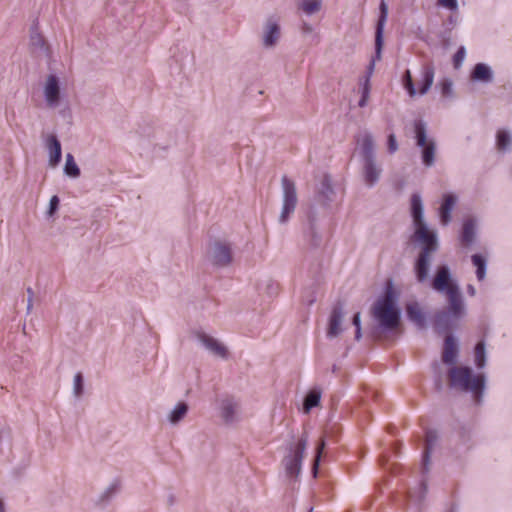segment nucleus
Instances as JSON below:
<instances>
[{
	"instance_id": "5",
	"label": "nucleus",
	"mask_w": 512,
	"mask_h": 512,
	"mask_svg": "<svg viewBox=\"0 0 512 512\" xmlns=\"http://www.w3.org/2000/svg\"><path fill=\"white\" fill-rule=\"evenodd\" d=\"M358 155L362 164V176L367 187H374L381 178L383 169L377 162L373 135L365 131L357 138Z\"/></svg>"
},
{
	"instance_id": "57",
	"label": "nucleus",
	"mask_w": 512,
	"mask_h": 512,
	"mask_svg": "<svg viewBox=\"0 0 512 512\" xmlns=\"http://www.w3.org/2000/svg\"><path fill=\"white\" fill-rule=\"evenodd\" d=\"M168 503H169V505H172V504L174 503V497H173V495H170V496L168 497Z\"/></svg>"
},
{
	"instance_id": "58",
	"label": "nucleus",
	"mask_w": 512,
	"mask_h": 512,
	"mask_svg": "<svg viewBox=\"0 0 512 512\" xmlns=\"http://www.w3.org/2000/svg\"><path fill=\"white\" fill-rule=\"evenodd\" d=\"M448 512H456L454 507H451Z\"/></svg>"
},
{
	"instance_id": "21",
	"label": "nucleus",
	"mask_w": 512,
	"mask_h": 512,
	"mask_svg": "<svg viewBox=\"0 0 512 512\" xmlns=\"http://www.w3.org/2000/svg\"><path fill=\"white\" fill-rule=\"evenodd\" d=\"M46 146L49 151V165L56 167L62 158L61 143L56 135H49L46 141Z\"/></svg>"
},
{
	"instance_id": "43",
	"label": "nucleus",
	"mask_w": 512,
	"mask_h": 512,
	"mask_svg": "<svg viewBox=\"0 0 512 512\" xmlns=\"http://www.w3.org/2000/svg\"><path fill=\"white\" fill-rule=\"evenodd\" d=\"M466 56V49L464 46H460L457 52L453 56V64L455 68H459Z\"/></svg>"
},
{
	"instance_id": "14",
	"label": "nucleus",
	"mask_w": 512,
	"mask_h": 512,
	"mask_svg": "<svg viewBox=\"0 0 512 512\" xmlns=\"http://www.w3.org/2000/svg\"><path fill=\"white\" fill-rule=\"evenodd\" d=\"M334 197H335V190L332 186L331 176L328 174H325L322 177V180L317 187V190L315 193V201L321 207L327 208V207H329L331 202H333Z\"/></svg>"
},
{
	"instance_id": "8",
	"label": "nucleus",
	"mask_w": 512,
	"mask_h": 512,
	"mask_svg": "<svg viewBox=\"0 0 512 512\" xmlns=\"http://www.w3.org/2000/svg\"><path fill=\"white\" fill-rule=\"evenodd\" d=\"M282 207L278 218L280 224H286L295 212L298 204L297 189L294 181L286 175L281 178Z\"/></svg>"
},
{
	"instance_id": "40",
	"label": "nucleus",
	"mask_w": 512,
	"mask_h": 512,
	"mask_svg": "<svg viewBox=\"0 0 512 512\" xmlns=\"http://www.w3.org/2000/svg\"><path fill=\"white\" fill-rule=\"evenodd\" d=\"M361 98L358 102L359 107H365L369 100L370 95V83H368V79H364L361 83Z\"/></svg>"
},
{
	"instance_id": "6",
	"label": "nucleus",
	"mask_w": 512,
	"mask_h": 512,
	"mask_svg": "<svg viewBox=\"0 0 512 512\" xmlns=\"http://www.w3.org/2000/svg\"><path fill=\"white\" fill-rule=\"evenodd\" d=\"M450 386L462 391L473 392L479 402L485 388V376L473 375L468 366H454L449 370Z\"/></svg>"
},
{
	"instance_id": "42",
	"label": "nucleus",
	"mask_w": 512,
	"mask_h": 512,
	"mask_svg": "<svg viewBox=\"0 0 512 512\" xmlns=\"http://www.w3.org/2000/svg\"><path fill=\"white\" fill-rule=\"evenodd\" d=\"M441 93L444 97H453V83L450 79L445 78L442 80Z\"/></svg>"
},
{
	"instance_id": "49",
	"label": "nucleus",
	"mask_w": 512,
	"mask_h": 512,
	"mask_svg": "<svg viewBox=\"0 0 512 512\" xmlns=\"http://www.w3.org/2000/svg\"><path fill=\"white\" fill-rule=\"evenodd\" d=\"M427 483H426V480H422L421 483H420V492H419V500H422L426 493H427Z\"/></svg>"
},
{
	"instance_id": "28",
	"label": "nucleus",
	"mask_w": 512,
	"mask_h": 512,
	"mask_svg": "<svg viewBox=\"0 0 512 512\" xmlns=\"http://www.w3.org/2000/svg\"><path fill=\"white\" fill-rule=\"evenodd\" d=\"M188 411L189 405L184 401H179L167 414V420L171 425L176 426L186 417Z\"/></svg>"
},
{
	"instance_id": "39",
	"label": "nucleus",
	"mask_w": 512,
	"mask_h": 512,
	"mask_svg": "<svg viewBox=\"0 0 512 512\" xmlns=\"http://www.w3.org/2000/svg\"><path fill=\"white\" fill-rule=\"evenodd\" d=\"M84 391V378L81 372L75 374L73 379V394L76 398H80Z\"/></svg>"
},
{
	"instance_id": "26",
	"label": "nucleus",
	"mask_w": 512,
	"mask_h": 512,
	"mask_svg": "<svg viewBox=\"0 0 512 512\" xmlns=\"http://www.w3.org/2000/svg\"><path fill=\"white\" fill-rule=\"evenodd\" d=\"M411 217L413 221V225H421L425 224L426 221L424 219V206L422 202V198L419 194H413L411 196Z\"/></svg>"
},
{
	"instance_id": "27",
	"label": "nucleus",
	"mask_w": 512,
	"mask_h": 512,
	"mask_svg": "<svg viewBox=\"0 0 512 512\" xmlns=\"http://www.w3.org/2000/svg\"><path fill=\"white\" fill-rule=\"evenodd\" d=\"M406 312L408 319L413 322L419 329L425 327L426 317L417 302L408 304L406 307Z\"/></svg>"
},
{
	"instance_id": "19",
	"label": "nucleus",
	"mask_w": 512,
	"mask_h": 512,
	"mask_svg": "<svg viewBox=\"0 0 512 512\" xmlns=\"http://www.w3.org/2000/svg\"><path fill=\"white\" fill-rule=\"evenodd\" d=\"M198 339L201 342V344L215 356L220 357L222 359L228 358L227 348L217 339L205 333H200L198 335Z\"/></svg>"
},
{
	"instance_id": "34",
	"label": "nucleus",
	"mask_w": 512,
	"mask_h": 512,
	"mask_svg": "<svg viewBox=\"0 0 512 512\" xmlns=\"http://www.w3.org/2000/svg\"><path fill=\"white\" fill-rule=\"evenodd\" d=\"M475 365L478 369H483L486 365V345L484 341H479L474 348Z\"/></svg>"
},
{
	"instance_id": "48",
	"label": "nucleus",
	"mask_w": 512,
	"mask_h": 512,
	"mask_svg": "<svg viewBox=\"0 0 512 512\" xmlns=\"http://www.w3.org/2000/svg\"><path fill=\"white\" fill-rule=\"evenodd\" d=\"M374 68H375V59H371V62L369 63V65L367 67V75L364 78V79H368V83H370V78L374 72Z\"/></svg>"
},
{
	"instance_id": "52",
	"label": "nucleus",
	"mask_w": 512,
	"mask_h": 512,
	"mask_svg": "<svg viewBox=\"0 0 512 512\" xmlns=\"http://www.w3.org/2000/svg\"><path fill=\"white\" fill-rule=\"evenodd\" d=\"M301 31L303 34H311L313 32V27L312 25L308 24V23H303L302 27H301Z\"/></svg>"
},
{
	"instance_id": "9",
	"label": "nucleus",
	"mask_w": 512,
	"mask_h": 512,
	"mask_svg": "<svg viewBox=\"0 0 512 512\" xmlns=\"http://www.w3.org/2000/svg\"><path fill=\"white\" fill-rule=\"evenodd\" d=\"M307 443L308 438L306 435H303L297 444L290 448L289 454L284 457L283 465L287 476L295 479L299 476Z\"/></svg>"
},
{
	"instance_id": "25",
	"label": "nucleus",
	"mask_w": 512,
	"mask_h": 512,
	"mask_svg": "<svg viewBox=\"0 0 512 512\" xmlns=\"http://www.w3.org/2000/svg\"><path fill=\"white\" fill-rule=\"evenodd\" d=\"M437 440H438V435H437L436 431L428 430L426 432L425 449H424L423 460H422L423 473H427L429 471L430 455L432 453L433 447L435 446Z\"/></svg>"
},
{
	"instance_id": "33",
	"label": "nucleus",
	"mask_w": 512,
	"mask_h": 512,
	"mask_svg": "<svg viewBox=\"0 0 512 512\" xmlns=\"http://www.w3.org/2000/svg\"><path fill=\"white\" fill-rule=\"evenodd\" d=\"M30 45L34 52H40L43 54L47 53L48 49L46 47L45 40L35 29H33L30 34Z\"/></svg>"
},
{
	"instance_id": "2",
	"label": "nucleus",
	"mask_w": 512,
	"mask_h": 512,
	"mask_svg": "<svg viewBox=\"0 0 512 512\" xmlns=\"http://www.w3.org/2000/svg\"><path fill=\"white\" fill-rule=\"evenodd\" d=\"M411 239L420 248L413 265L415 279L418 283L423 284L431 279L430 270L434 255L440 247L438 234L436 230L430 229L425 223L414 226Z\"/></svg>"
},
{
	"instance_id": "11",
	"label": "nucleus",
	"mask_w": 512,
	"mask_h": 512,
	"mask_svg": "<svg viewBox=\"0 0 512 512\" xmlns=\"http://www.w3.org/2000/svg\"><path fill=\"white\" fill-rule=\"evenodd\" d=\"M304 237L314 248H317L322 243V234L318 225V214L316 207L311 205L307 213V225L304 229Z\"/></svg>"
},
{
	"instance_id": "15",
	"label": "nucleus",
	"mask_w": 512,
	"mask_h": 512,
	"mask_svg": "<svg viewBox=\"0 0 512 512\" xmlns=\"http://www.w3.org/2000/svg\"><path fill=\"white\" fill-rule=\"evenodd\" d=\"M344 315V305L339 301L334 305L329 316L327 328V337L329 339L337 337L343 331L341 324L343 322Z\"/></svg>"
},
{
	"instance_id": "32",
	"label": "nucleus",
	"mask_w": 512,
	"mask_h": 512,
	"mask_svg": "<svg viewBox=\"0 0 512 512\" xmlns=\"http://www.w3.org/2000/svg\"><path fill=\"white\" fill-rule=\"evenodd\" d=\"M63 171L64 174L70 178H78L80 176V168L71 153L66 154Z\"/></svg>"
},
{
	"instance_id": "50",
	"label": "nucleus",
	"mask_w": 512,
	"mask_h": 512,
	"mask_svg": "<svg viewBox=\"0 0 512 512\" xmlns=\"http://www.w3.org/2000/svg\"><path fill=\"white\" fill-rule=\"evenodd\" d=\"M352 324L355 326L356 329L361 328V313L360 312H356L353 315Z\"/></svg>"
},
{
	"instance_id": "41",
	"label": "nucleus",
	"mask_w": 512,
	"mask_h": 512,
	"mask_svg": "<svg viewBox=\"0 0 512 512\" xmlns=\"http://www.w3.org/2000/svg\"><path fill=\"white\" fill-rule=\"evenodd\" d=\"M10 435V427L5 423H0V451H2V446L4 444H9Z\"/></svg>"
},
{
	"instance_id": "31",
	"label": "nucleus",
	"mask_w": 512,
	"mask_h": 512,
	"mask_svg": "<svg viewBox=\"0 0 512 512\" xmlns=\"http://www.w3.org/2000/svg\"><path fill=\"white\" fill-rule=\"evenodd\" d=\"M473 265L476 267V277L479 281L484 280L487 270V260L481 254H474L471 257Z\"/></svg>"
},
{
	"instance_id": "44",
	"label": "nucleus",
	"mask_w": 512,
	"mask_h": 512,
	"mask_svg": "<svg viewBox=\"0 0 512 512\" xmlns=\"http://www.w3.org/2000/svg\"><path fill=\"white\" fill-rule=\"evenodd\" d=\"M59 204H60V200H59L58 196H56V195L52 196L49 201L47 215L50 217L53 216L59 209Z\"/></svg>"
},
{
	"instance_id": "7",
	"label": "nucleus",
	"mask_w": 512,
	"mask_h": 512,
	"mask_svg": "<svg viewBox=\"0 0 512 512\" xmlns=\"http://www.w3.org/2000/svg\"><path fill=\"white\" fill-rule=\"evenodd\" d=\"M413 127L416 145L421 148L422 163L426 167L434 166L436 142L433 138H428L426 122L422 119H417L414 121Z\"/></svg>"
},
{
	"instance_id": "17",
	"label": "nucleus",
	"mask_w": 512,
	"mask_h": 512,
	"mask_svg": "<svg viewBox=\"0 0 512 512\" xmlns=\"http://www.w3.org/2000/svg\"><path fill=\"white\" fill-rule=\"evenodd\" d=\"M458 197L453 193H445L442 196V202L438 210L440 223L447 226L451 220V213L457 203Z\"/></svg>"
},
{
	"instance_id": "29",
	"label": "nucleus",
	"mask_w": 512,
	"mask_h": 512,
	"mask_svg": "<svg viewBox=\"0 0 512 512\" xmlns=\"http://www.w3.org/2000/svg\"><path fill=\"white\" fill-rule=\"evenodd\" d=\"M322 390L319 387L311 388L304 397L303 411L308 414L312 408L320 404Z\"/></svg>"
},
{
	"instance_id": "37",
	"label": "nucleus",
	"mask_w": 512,
	"mask_h": 512,
	"mask_svg": "<svg viewBox=\"0 0 512 512\" xmlns=\"http://www.w3.org/2000/svg\"><path fill=\"white\" fill-rule=\"evenodd\" d=\"M402 84L410 97H414L417 94L412 75L410 70H406L402 76Z\"/></svg>"
},
{
	"instance_id": "30",
	"label": "nucleus",
	"mask_w": 512,
	"mask_h": 512,
	"mask_svg": "<svg viewBox=\"0 0 512 512\" xmlns=\"http://www.w3.org/2000/svg\"><path fill=\"white\" fill-rule=\"evenodd\" d=\"M435 69L432 64L425 65L422 69V80L418 93L425 95L434 82Z\"/></svg>"
},
{
	"instance_id": "24",
	"label": "nucleus",
	"mask_w": 512,
	"mask_h": 512,
	"mask_svg": "<svg viewBox=\"0 0 512 512\" xmlns=\"http://www.w3.org/2000/svg\"><path fill=\"white\" fill-rule=\"evenodd\" d=\"M471 80L475 82L491 83L494 75L491 67L485 63H477L471 72Z\"/></svg>"
},
{
	"instance_id": "45",
	"label": "nucleus",
	"mask_w": 512,
	"mask_h": 512,
	"mask_svg": "<svg viewBox=\"0 0 512 512\" xmlns=\"http://www.w3.org/2000/svg\"><path fill=\"white\" fill-rule=\"evenodd\" d=\"M438 5L449 9L451 11L458 10V1L457 0H438Z\"/></svg>"
},
{
	"instance_id": "18",
	"label": "nucleus",
	"mask_w": 512,
	"mask_h": 512,
	"mask_svg": "<svg viewBox=\"0 0 512 512\" xmlns=\"http://www.w3.org/2000/svg\"><path fill=\"white\" fill-rule=\"evenodd\" d=\"M221 418L226 424H232L238 420L239 403L233 397H226L221 402Z\"/></svg>"
},
{
	"instance_id": "22",
	"label": "nucleus",
	"mask_w": 512,
	"mask_h": 512,
	"mask_svg": "<svg viewBox=\"0 0 512 512\" xmlns=\"http://www.w3.org/2000/svg\"><path fill=\"white\" fill-rule=\"evenodd\" d=\"M458 356V346L453 335L445 337L442 360L447 365H454Z\"/></svg>"
},
{
	"instance_id": "16",
	"label": "nucleus",
	"mask_w": 512,
	"mask_h": 512,
	"mask_svg": "<svg viewBox=\"0 0 512 512\" xmlns=\"http://www.w3.org/2000/svg\"><path fill=\"white\" fill-rule=\"evenodd\" d=\"M60 82L59 78L54 75H48L44 85V97L48 107L56 108L60 102Z\"/></svg>"
},
{
	"instance_id": "47",
	"label": "nucleus",
	"mask_w": 512,
	"mask_h": 512,
	"mask_svg": "<svg viewBox=\"0 0 512 512\" xmlns=\"http://www.w3.org/2000/svg\"><path fill=\"white\" fill-rule=\"evenodd\" d=\"M26 292L28 294V297H27V307H26V313L27 314H30L32 309H33V296H34V292L32 290L31 287H28L26 289Z\"/></svg>"
},
{
	"instance_id": "56",
	"label": "nucleus",
	"mask_w": 512,
	"mask_h": 512,
	"mask_svg": "<svg viewBox=\"0 0 512 512\" xmlns=\"http://www.w3.org/2000/svg\"><path fill=\"white\" fill-rule=\"evenodd\" d=\"M0 512H5V505L2 499H0Z\"/></svg>"
},
{
	"instance_id": "10",
	"label": "nucleus",
	"mask_w": 512,
	"mask_h": 512,
	"mask_svg": "<svg viewBox=\"0 0 512 512\" xmlns=\"http://www.w3.org/2000/svg\"><path fill=\"white\" fill-rule=\"evenodd\" d=\"M208 259L215 267L229 266L233 259L230 244L222 241L213 242L208 251Z\"/></svg>"
},
{
	"instance_id": "59",
	"label": "nucleus",
	"mask_w": 512,
	"mask_h": 512,
	"mask_svg": "<svg viewBox=\"0 0 512 512\" xmlns=\"http://www.w3.org/2000/svg\"><path fill=\"white\" fill-rule=\"evenodd\" d=\"M313 511V508H310L309 512H312Z\"/></svg>"
},
{
	"instance_id": "51",
	"label": "nucleus",
	"mask_w": 512,
	"mask_h": 512,
	"mask_svg": "<svg viewBox=\"0 0 512 512\" xmlns=\"http://www.w3.org/2000/svg\"><path fill=\"white\" fill-rule=\"evenodd\" d=\"M277 292V285L273 281H269L267 284V293L273 295Z\"/></svg>"
},
{
	"instance_id": "4",
	"label": "nucleus",
	"mask_w": 512,
	"mask_h": 512,
	"mask_svg": "<svg viewBox=\"0 0 512 512\" xmlns=\"http://www.w3.org/2000/svg\"><path fill=\"white\" fill-rule=\"evenodd\" d=\"M371 312L377 322L375 334L393 332L399 328L401 311L397 306V296L391 286L387 287L384 295L376 300Z\"/></svg>"
},
{
	"instance_id": "38",
	"label": "nucleus",
	"mask_w": 512,
	"mask_h": 512,
	"mask_svg": "<svg viewBox=\"0 0 512 512\" xmlns=\"http://www.w3.org/2000/svg\"><path fill=\"white\" fill-rule=\"evenodd\" d=\"M325 446H326L325 440L320 439L317 444V447H316V453H315V457H314L313 465H312V473H313L314 477L317 476L320 459H321L322 453L325 449Z\"/></svg>"
},
{
	"instance_id": "13",
	"label": "nucleus",
	"mask_w": 512,
	"mask_h": 512,
	"mask_svg": "<svg viewBox=\"0 0 512 512\" xmlns=\"http://www.w3.org/2000/svg\"><path fill=\"white\" fill-rule=\"evenodd\" d=\"M281 36V28L278 20L271 16L263 24L262 44L265 48L276 46Z\"/></svg>"
},
{
	"instance_id": "55",
	"label": "nucleus",
	"mask_w": 512,
	"mask_h": 512,
	"mask_svg": "<svg viewBox=\"0 0 512 512\" xmlns=\"http://www.w3.org/2000/svg\"><path fill=\"white\" fill-rule=\"evenodd\" d=\"M448 21H449V23H450V24H452V25H456V23H457V18H456V17H454L453 15H451V16H449Z\"/></svg>"
},
{
	"instance_id": "36",
	"label": "nucleus",
	"mask_w": 512,
	"mask_h": 512,
	"mask_svg": "<svg viewBox=\"0 0 512 512\" xmlns=\"http://www.w3.org/2000/svg\"><path fill=\"white\" fill-rule=\"evenodd\" d=\"M118 483H111L99 496L98 504L108 503L117 493Z\"/></svg>"
},
{
	"instance_id": "54",
	"label": "nucleus",
	"mask_w": 512,
	"mask_h": 512,
	"mask_svg": "<svg viewBox=\"0 0 512 512\" xmlns=\"http://www.w3.org/2000/svg\"><path fill=\"white\" fill-rule=\"evenodd\" d=\"M361 337H362V329L361 328H357L355 330V339L357 341H359L361 339Z\"/></svg>"
},
{
	"instance_id": "35",
	"label": "nucleus",
	"mask_w": 512,
	"mask_h": 512,
	"mask_svg": "<svg viewBox=\"0 0 512 512\" xmlns=\"http://www.w3.org/2000/svg\"><path fill=\"white\" fill-rule=\"evenodd\" d=\"M321 0H303L300 4V8L307 14L312 15L321 9Z\"/></svg>"
},
{
	"instance_id": "1",
	"label": "nucleus",
	"mask_w": 512,
	"mask_h": 512,
	"mask_svg": "<svg viewBox=\"0 0 512 512\" xmlns=\"http://www.w3.org/2000/svg\"><path fill=\"white\" fill-rule=\"evenodd\" d=\"M430 287L437 293L445 295L448 306L434 315V328L438 333H449L465 315V303L457 279L448 264L437 265L430 279Z\"/></svg>"
},
{
	"instance_id": "12",
	"label": "nucleus",
	"mask_w": 512,
	"mask_h": 512,
	"mask_svg": "<svg viewBox=\"0 0 512 512\" xmlns=\"http://www.w3.org/2000/svg\"><path fill=\"white\" fill-rule=\"evenodd\" d=\"M388 17V5L385 0L380 1L379 5V17L376 23L375 29V55L372 59L380 60L382 57V49L384 44L383 34L384 27Z\"/></svg>"
},
{
	"instance_id": "53",
	"label": "nucleus",
	"mask_w": 512,
	"mask_h": 512,
	"mask_svg": "<svg viewBox=\"0 0 512 512\" xmlns=\"http://www.w3.org/2000/svg\"><path fill=\"white\" fill-rule=\"evenodd\" d=\"M467 292H468V294H469L470 296H475V294H476V289H475V287H474L473 285L469 284V285L467 286Z\"/></svg>"
},
{
	"instance_id": "46",
	"label": "nucleus",
	"mask_w": 512,
	"mask_h": 512,
	"mask_svg": "<svg viewBox=\"0 0 512 512\" xmlns=\"http://www.w3.org/2000/svg\"><path fill=\"white\" fill-rule=\"evenodd\" d=\"M388 151L393 154L398 150V143L395 134L391 133L387 138Z\"/></svg>"
},
{
	"instance_id": "20",
	"label": "nucleus",
	"mask_w": 512,
	"mask_h": 512,
	"mask_svg": "<svg viewBox=\"0 0 512 512\" xmlns=\"http://www.w3.org/2000/svg\"><path fill=\"white\" fill-rule=\"evenodd\" d=\"M495 148L502 155L512 151V132L509 129L500 128L496 131Z\"/></svg>"
},
{
	"instance_id": "3",
	"label": "nucleus",
	"mask_w": 512,
	"mask_h": 512,
	"mask_svg": "<svg viewBox=\"0 0 512 512\" xmlns=\"http://www.w3.org/2000/svg\"><path fill=\"white\" fill-rule=\"evenodd\" d=\"M411 239L420 248L413 265L415 279L418 283L423 284L431 279L430 270L434 255L440 247L438 234L436 230L430 229L425 223L414 226Z\"/></svg>"
},
{
	"instance_id": "23",
	"label": "nucleus",
	"mask_w": 512,
	"mask_h": 512,
	"mask_svg": "<svg viewBox=\"0 0 512 512\" xmlns=\"http://www.w3.org/2000/svg\"><path fill=\"white\" fill-rule=\"evenodd\" d=\"M476 240V220L468 218L463 222L460 241L464 247L471 246Z\"/></svg>"
}]
</instances>
